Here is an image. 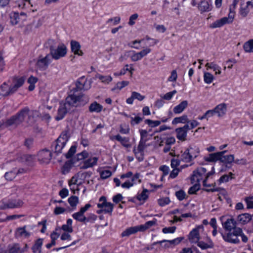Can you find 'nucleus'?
Here are the masks:
<instances>
[{"mask_svg":"<svg viewBox=\"0 0 253 253\" xmlns=\"http://www.w3.org/2000/svg\"><path fill=\"white\" fill-rule=\"evenodd\" d=\"M146 142L147 141L140 140L137 147L134 146L133 149V152L139 162L144 160V150L151 146L150 144H147Z\"/></svg>","mask_w":253,"mask_h":253,"instance_id":"nucleus-8","label":"nucleus"},{"mask_svg":"<svg viewBox=\"0 0 253 253\" xmlns=\"http://www.w3.org/2000/svg\"><path fill=\"white\" fill-rule=\"evenodd\" d=\"M23 202L20 199H12L8 200L7 202L1 201L0 205V210H4L7 209L19 208L22 206Z\"/></svg>","mask_w":253,"mask_h":253,"instance_id":"nucleus-11","label":"nucleus"},{"mask_svg":"<svg viewBox=\"0 0 253 253\" xmlns=\"http://www.w3.org/2000/svg\"><path fill=\"white\" fill-rule=\"evenodd\" d=\"M26 226L22 227H19L16 229L15 236L16 238L24 237L25 238H29L31 236V233L26 230Z\"/></svg>","mask_w":253,"mask_h":253,"instance_id":"nucleus-23","label":"nucleus"},{"mask_svg":"<svg viewBox=\"0 0 253 253\" xmlns=\"http://www.w3.org/2000/svg\"><path fill=\"white\" fill-rule=\"evenodd\" d=\"M189 130V126L188 124L184 125L183 127H178L175 129L177 138L182 141L186 140L187 132Z\"/></svg>","mask_w":253,"mask_h":253,"instance_id":"nucleus-17","label":"nucleus"},{"mask_svg":"<svg viewBox=\"0 0 253 253\" xmlns=\"http://www.w3.org/2000/svg\"><path fill=\"white\" fill-rule=\"evenodd\" d=\"M38 161L41 164H47L51 159V153L49 150L44 149L39 152L38 154Z\"/></svg>","mask_w":253,"mask_h":253,"instance_id":"nucleus-15","label":"nucleus"},{"mask_svg":"<svg viewBox=\"0 0 253 253\" xmlns=\"http://www.w3.org/2000/svg\"><path fill=\"white\" fill-rule=\"evenodd\" d=\"M67 52V48L64 44H59L56 48L52 47L50 48V55L51 57L55 60H58L64 57Z\"/></svg>","mask_w":253,"mask_h":253,"instance_id":"nucleus-6","label":"nucleus"},{"mask_svg":"<svg viewBox=\"0 0 253 253\" xmlns=\"http://www.w3.org/2000/svg\"><path fill=\"white\" fill-rule=\"evenodd\" d=\"M68 202L71 207H75L78 202V198L76 196H72L68 199Z\"/></svg>","mask_w":253,"mask_h":253,"instance_id":"nucleus-57","label":"nucleus"},{"mask_svg":"<svg viewBox=\"0 0 253 253\" xmlns=\"http://www.w3.org/2000/svg\"><path fill=\"white\" fill-rule=\"evenodd\" d=\"M243 48L246 52H253V39L246 42L244 44Z\"/></svg>","mask_w":253,"mask_h":253,"instance_id":"nucleus-45","label":"nucleus"},{"mask_svg":"<svg viewBox=\"0 0 253 253\" xmlns=\"http://www.w3.org/2000/svg\"><path fill=\"white\" fill-rule=\"evenodd\" d=\"M88 109L91 113H98L102 110L103 106L96 101H94L90 104Z\"/></svg>","mask_w":253,"mask_h":253,"instance_id":"nucleus-30","label":"nucleus"},{"mask_svg":"<svg viewBox=\"0 0 253 253\" xmlns=\"http://www.w3.org/2000/svg\"><path fill=\"white\" fill-rule=\"evenodd\" d=\"M226 151L220 152L212 153L209 155L208 157L205 158V160L207 162H214L218 160L220 161V157L222 153H225Z\"/></svg>","mask_w":253,"mask_h":253,"instance_id":"nucleus-34","label":"nucleus"},{"mask_svg":"<svg viewBox=\"0 0 253 253\" xmlns=\"http://www.w3.org/2000/svg\"><path fill=\"white\" fill-rule=\"evenodd\" d=\"M176 93V91L174 90L172 91L169 92L165 94L163 97V99L167 100H169L171 99L174 94Z\"/></svg>","mask_w":253,"mask_h":253,"instance_id":"nucleus-63","label":"nucleus"},{"mask_svg":"<svg viewBox=\"0 0 253 253\" xmlns=\"http://www.w3.org/2000/svg\"><path fill=\"white\" fill-rule=\"evenodd\" d=\"M10 22L12 25H16L20 21H21L18 12H11L10 15Z\"/></svg>","mask_w":253,"mask_h":253,"instance_id":"nucleus-40","label":"nucleus"},{"mask_svg":"<svg viewBox=\"0 0 253 253\" xmlns=\"http://www.w3.org/2000/svg\"><path fill=\"white\" fill-rule=\"evenodd\" d=\"M134 69L132 67H130V68H128V65H126L125 67L122 69L118 73H115L114 75L118 76L120 75H125L126 71H129L131 74H132V71H133Z\"/></svg>","mask_w":253,"mask_h":253,"instance_id":"nucleus-48","label":"nucleus"},{"mask_svg":"<svg viewBox=\"0 0 253 253\" xmlns=\"http://www.w3.org/2000/svg\"><path fill=\"white\" fill-rule=\"evenodd\" d=\"M83 174V173L78 172L72 177L69 182L70 190H79L78 187L82 183L83 180L81 177Z\"/></svg>","mask_w":253,"mask_h":253,"instance_id":"nucleus-16","label":"nucleus"},{"mask_svg":"<svg viewBox=\"0 0 253 253\" xmlns=\"http://www.w3.org/2000/svg\"><path fill=\"white\" fill-rule=\"evenodd\" d=\"M206 67H207V70H209V69H212L215 72V75H220L221 73V68L214 62H208L206 64Z\"/></svg>","mask_w":253,"mask_h":253,"instance_id":"nucleus-36","label":"nucleus"},{"mask_svg":"<svg viewBox=\"0 0 253 253\" xmlns=\"http://www.w3.org/2000/svg\"><path fill=\"white\" fill-rule=\"evenodd\" d=\"M140 231V228L139 226L130 227L128 228H126L125 231H124L122 234V237H128L130 235L134 234L137 232Z\"/></svg>","mask_w":253,"mask_h":253,"instance_id":"nucleus-29","label":"nucleus"},{"mask_svg":"<svg viewBox=\"0 0 253 253\" xmlns=\"http://www.w3.org/2000/svg\"><path fill=\"white\" fill-rule=\"evenodd\" d=\"M241 233L242 228H235V230L233 231L229 232L226 235L221 233V235L225 241L230 243L237 244L240 243V240L238 239V237Z\"/></svg>","mask_w":253,"mask_h":253,"instance_id":"nucleus-7","label":"nucleus"},{"mask_svg":"<svg viewBox=\"0 0 253 253\" xmlns=\"http://www.w3.org/2000/svg\"><path fill=\"white\" fill-rule=\"evenodd\" d=\"M125 178H127V179L122 184V187L123 188H129L135 183L137 180H139V175L138 174H136L133 176L132 173L129 171L126 174L122 175L121 176V178L122 180Z\"/></svg>","mask_w":253,"mask_h":253,"instance_id":"nucleus-9","label":"nucleus"},{"mask_svg":"<svg viewBox=\"0 0 253 253\" xmlns=\"http://www.w3.org/2000/svg\"><path fill=\"white\" fill-rule=\"evenodd\" d=\"M95 78L96 79H99V80L101 81L102 82L107 84H108L111 81L110 77L103 76L99 74H97L95 75Z\"/></svg>","mask_w":253,"mask_h":253,"instance_id":"nucleus-53","label":"nucleus"},{"mask_svg":"<svg viewBox=\"0 0 253 253\" xmlns=\"http://www.w3.org/2000/svg\"><path fill=\"white\" fill-rule=\"evenodd\" d=\"M149 191H142L138 193L136 196L131 198L129 201L136 204L142 205L148 199L149 197Z\"/></svg>","mask_w":253,"mask_h":253,"instance_id":"nucleus-14","label":"nucleus"},{"mask_svg":"<svg viewBox=\"0 0 253 253\" xmlns=\"http://www.w3.org/2000/svg\"><path fill=\"white\" fill-rule=\"evenodd\" d=\"M145 123L151 127L157 126L161 124V121H152L150 119L145 120Z\"/></svg>","mask_w":253,"mask_h":253,"instance_id":"nucleus-52","label":"nucleus"},{"mask_svg":"<svg viewBox=\"0 0 253 253\" xmlns=\"http://www.w3.org/2000/svg\"><path fill=\"white\" fill-rule=\"evenodd\" d=\"M13 93V92L11 91V87L5 82L0 86V95L5 96Z\"/></svg>","mask_w":253,"mask_h":253,"instance_id":"nucleus-28","label":"nucleus"},{"mask_svg":"<svg viewBox=\"0 0 253 253\" xmlns=\"http://www.w3.org/2000/svg\"><path fill=\"white\" fill-rule=\"evenodd\" d=\"M51 62V57L50 54H47L44 57H39L36 63V68L40 71H45Z\"/></svg>","mask_w":253,"mask_h":253,"instance_id":"nucleus-12","label":"nucleus"},{"mask_svg":"<svg viewBox=\"0 0 253 253\" xmlns=\"http://www.w3.org/2000/svg\"><path fill=\"white\" fill-rule=\"evenodd\" d=\"M232 175V173H230V175L225 174L221 177L219 179V181L220 183L222 182H226L229 181V179H232L231 175Z\"/></svg>","mask_w":253,"mask_h":253,"instance_id":"nucleus-60","label":"nucleus"},{"mask_svg":"<svg viewBox=\"0 0 253 253\" xmlns=\"http://www.w3.org/2000/svg\"><path fill=\"white\" fill-rule=\"evenodd\" d=\"M208 241L207 243H205L203 241H199L196 244L197 246L203 250L212 249L214 247V243L209 238H208Z\"/></svg>","mask_w":253,"mask_h":253,"instance_id":"nucleus-25","label":"nucleus"},{"mask_svg":"<svg viewBox=\"0 0 253 253\" xmlns=\"http://www.w3.org/2000/svg\"><path fill=\"white\" fill-rule=\"evenodd\" d=\"M24 82L25 79L23 77H14L13 79L12 84L10 86L11 91L13 93L15 92L20 87L22 86Z\"/></svg>","mask_w":253,"mask_h":253,"instance_id":"nucleus-20","label":"nucleus"},{"mask_svg":"<svg viewBox=\"0 0 253 253\" xmlns=\"http://www.w3.org/2000/svg\"><path fill=\"white\" fill-rule=\"evenodd\" d=\"M17 2L18 7L21 8H24L27 4H30L31 6H33L30 0H17Z\"/></svg>","mask_w":253,"mask_h":253,"instance_id":"nucleus-56","label":"nucleus"},{"mask_svg":"<svg viewBox=\"0 0 253 253\" xmlns=\"http://www.w3.org/2000/svg\"><path fill=\"white\" fill-rule=\"evenodd\" d=\"M76 151V147L75 146H72L70 148L68 153L66 154L65 156L67 158H70L72 157L73 155L75 153Z\"/></svg>","mask_w":253,"mask_h":253,"instance_id":"nucleus-59","label":"nucleus"},{"mask_svg":"<svg viewBox=\"0 0 253 253\" xmlns=\"http://www.w3.org/2000/svg\"><path fill=\"white\" fill-rule=\"evenodd\" d=\"M175 195L179 201L187 199L188 197L184 191H176Z\"/></svg>","mask_w":253,"mask_h":253,"instance_id":"nucleus-51","label":"nucleus"},{"mask_svg":"<svg viewBox=\"0 0 253 253\" xmlns=\"http://www.w3.org/2000/svg\"><path fill=\"white\" fill-rule=\"evenodd\" d=\"M139 133L140 134V140L147 141L148 132L145 129H140Z\"/></svg>","mask_w":253,"mask_h":253,"instance_id":"nucleus-58","label":"nucleus"},{"mask_svg":"<svg viewBox=\"0 0 253 253\" xmlns=\"http://www.w3.org/2000/svg\"><path fill=\"white\" fill-rule=\"evenodd\" d=\"M176 230L175 226H171L169 227H165L163 229L162 232L165 234L173 233Z\"/></svg>","mask_w":253,"mask_h":253,"instance_id":"nucleus-61","label":"nucleus"},{"mask_svg":"<svg viewBox=\"0 0 253 253\" xmlns=\"http://www.w3.org/2000/svg\"><path fill=\"white\" fill-rule=\"evenodd\" d=\"M72 217L77 221L85 222L86 217L80 211L72 214Z\"/></svg>","mask_w":253,"mask_h":253,"instance_id":"nucleus-46","label":"nucleus"},{"mask_svg":"<svg viewBox=\"0 0 253 253\" xmlns=\"http://www.w3.org/2000/svg\"><path fill=\"white\" fill-rule=\"evenodd\" d=\"M216 114L218 117H222L226 112V105L225 103H221L216 106L214 108Z\"/></svg>","mask_w":253,"mask_h":253,"instance_id":"nucleus-33","label":"nucleus"},{"mask_svg":"<svg viewBox=\"0 0 253 253\" xmlns=\"http://www.w3.org/2000/svg\"><path fill=\"white\" fill-rule=\"evenodd\" d=\"M71 51L74 52L75 54L79 56L83 55V52L81 50V46L79 42L75 41H72L71 42Z\"/></svg>","mask_w":253,"mask_h":253,"instance_id":"nucleus-24","label":"nucleus"},{"mask_svg":"<svg viewBox=\"0 0 253 253\" xmlns=\"http://www.w3.org/2000/svg\"><path fill=\"white\" fill-rule=\"evenodd\" d=\"M250 11V7L245 3V0L241 1L239 13L242 18L246 17Z\"/></svg>","mask_w":253,"mask_h":253,"instance_id":"nucleus-22","label":"nucleus"},{"mask_svg":"<svg viewBox=\"0 0 253 253\" xmlns=\"http://www.w3.org/2000/svg\"><path fill=\"white\" fill-rule=\"evenodd\" d=\"M213 169L214 168L212 167V170L206 174L207 169L205 168L200 167L194 170L190 177L191 183L193 185L189 188V190H200V181L203 179L205 176V178L208 179L214 173Z\"/></svg>","mask_w":253,"mask_h":253,"instance_id":"nucleus-3","label":"nucleus"},{"mask_svg":"<svg viewBox=\"0 0 253 253\" xmlns=\"http://www.w3.org/2000/svg\"><path fill=\"white\" fill-rule=\"evenodd\" d=\"M170 202V200L168 197L161 198L158 200V204L161 207H164L168 205Z\"/></svg>","mask_w":253,"mask_h":253,"instance_id":"nucleus-55","label":"nucleus"},{"mask_svg":"<svg viewBox=\"0 0 253 253\" xmlns=\"http://www.w3.org/2000/svg\"><path fill=\"white\" fill-rule=\"evenodd\" d=\"M39 116V112L36 110H30L29 108L25 107L16 115L12 116L4 124L6 126H17L22 123L26 117H28L27 123L32 124L34 122L35 118Z\"/></svg>","mask_w":253,"mask_h":253,"instance_id":"nucleus-2","label":"nucleus"},{"mask_svg":"<svg viewBox=\"0 0 253 253\" xmlns=\"http://www.w3.org/2000/svg\"><path fill=\"white\" fill-rule=\"evenodd\" d=\"M198 9L203 13L209 12L212 9V2L211 0H202L198 4Z\"/></svg>","mask_w":253,"mask_h":253,"instance_id":"nucleus-18","label":"nucleus"},{"mask_svg":"<svg viewBox=\"0 0 253 253\" xmlns=\"http://www.w3.org/2000/svg\"><path fill=\"white\" fill-rule=\"evenodd\" d=\"M188 106V101L186 100L182 101L180 104L175 106L173 111L176 114L182 113Z\"/></svg>","mask_w":253,"mask_h":253,"instance_id":"nucleus-32","label":"nucleus"},{"mask_svg":"<svg viewBox=\"0 0 253 253\" xmlns=\"http://www.w3.org/2000/svg\"><path fill=\"white\" fill-rule=\"evenodd\" d=\"M157 220L154 219L153 220L148 221L146 222L144 224H142L139 226L140 228V231H144L149 228L153 226L156 224Z\"/></svg>","mask_w":253,"mask_h":253,"instance_id":"nucleus-42","label":"nucleus"},{"mask_svg":"<svg viewBox=\"0 0 253 253\" xmlns=\"http://www.w3.org/2000/svg\"><path fill=\"white\" fill-rule=\"evenodd\" d=\"M241 1L242 0H233L232 4L230 6L228 17H224L215 21L210 25V27L211 28H219L226 24L231 23L233 21L235 17L236 6L238 3L240 5Z\"/></svg>","mask_w":253,"mask_h":253,"instance_id":"nucleus-4","label":"nucleus"},{"mask_svg":"<svg viewBox=\"0 0 253 253\" xmlns=\"http://www.w3.org/2000/svg\"><path fill=\"white\" fill-rule=\"evenodd\" d=\"M252 215L249 213L241 214L237 217V222L241 224H246L252 220Z\"/></svg>","mask_w":253,"mask_h":253,"instance_id":"nucleus-26","label":"nucleus"},{"mask_svg":"<svg viewBox=\"0 0 253 253\" xmlns=\"http://www.w3.org/2000/svg\"><path fill=\"white\" fill-rule=\"evenodd\" d=\"M88 101V98L81 93L72 92L71 91L66 97L65 102H61L57 110L55 117L57 121L63 119L67 113L74 111L75 109L81 106H84Z\"/></svg>","mask_w":253,"mask_h":253,"instance_id":"nucleus-1","label":"nucleus"},{"mask_svg":"<svg viewBox=\"0 0 253 253\" xmlns=\"http://www.w3.org/2000/svg\"><path fill=\"white\" fill-rule=\"evenodd\" d=\"M224 153H222L220 157V161L222 163L230 164L234 162V157L233 155H224Z\"/></svg>","mask_w":253,"mask_h":253,"instance_id":"nucleus-38","label":"nucleus"},{"mask_svg":"<svg viewBox=\"0 0 253 253\" xmlns=\"http://www.w3.org/2000/svg\"><path fill=\"white\" fill-rule=\"evenodd\" d=\"M200 233L197 229H193L188 235V240L191 243L196 244L200 240Z\"/></svg>","mask_w":253,"mask_h":253,"instance_id":"nucleus-21","label":"nucleus"},{"mask_svg":"<svg viewBox=\"0 0 253 253\" xmlns=\"http://www.w3.org/2000/svg\"><path fill=\"white\" fill-rule=\"evenodd\" d=\"M131 94L133 95V97H134V99H137L139 101H142L145 98V96L142 95L140 93L137 92L132 91Z\"/></svg>","mask_w":253,"mask_h":253,"instance_id":"nucleus-62","label":"nucleus"},{"mask_svg":"<svg viewBox=\"0 0 253 253\" xmlns=\"http://www.w3.org/2000/svg\"><path fill=\"white\" fill-rule=\"evenodd\" d=\"M214 79L213 76L209 73V72H205L204 75V82L208 84H210L212 83Z\"/></svg>","mask_w":253,"mask_h":253,"instance_id":"nucleus-49","label":"nucleus"},{"mask_svg":"<svg viewBox=\"0 0 253 253\" xmlns=\"http://www.w3.org/2000/svg\"><path fill=\"white\" fill-rule=\"evenodd\" d=\"M69 137L70 136L68 131L65 130L62 132L56 141L52 145V147L54 150L55 153L57 154L61 153L62 150L68 141Z\"/></svg>","mask_w":253,"mask_h":253,"instance_id":"nucleus-5","label":"nucleus"},{"mask_svg":"<svg viewBox=\"0 0 253 253\" xmlns=\"http://www.w3.org/2000/svg\"><path fill=\"white\" fill-rule=\"evenodd\" d=\"M4 176L7 180H11L15 177L16 173L13 171L7 172L5 173Z\"/></svg>","mask_w":253,"mask_h":253,"instance_id":"nucleus-64","label":"nucleus"},{"mask_svg":"<svg viewBox=\"0 0 253 253\" xmlns=\"http://www.w3.org/2000/svg\"><path fill=\"white\" fill-rule=\"evenodd\" d=\"M129 82L126 81H123L122 82H118L114 87L112 88V90H115L116 89H118L120 90L125 86H126L129 84Z\"/></svg>","mask_w":253,"mask_h":253,"instance_id":"nucleus-47","label":"nucleus"},{"mask_svg":"<svg viewBox=\"0 0 253 253\" xmlns=\"http://www.w3.org/2000/svg\"><path fill=\"white\" fill-rule=\"evenodd\" d=\"M180 159L182 161L185 163H189L193 160V158L191 157V155L187 149L181 154Z\"/></svg>","mask_w":253,"mask_h":253,"instance_id":"nucleus-44","label":"nucleus"},{"mask_svg":"<svg viewBox=\"0 0 253 253\" xmlns=\"http://www.w3.org/2000/svg\"><path fill=\"white\" fill-rule=\"evenodd\" d=\"M226 217L222 216L220 217V219L221 221L223 228L225 230L229 232L235 230V228H238L237 227V222L233 218H228L225 219Z\"/></svg>","mask_w":253,"mask_h":253,"instance_id":"nucleus-10","label":"nucleus"},{"mask_svg":"<svg viewBox=\"0 0 253 253\" xmlns=\"http://www.w3.org/2000/svg\"><path fill=\"white\" fill-rule=\"evenodd\" d=\"M187 149L189 151L191 155V157L193 158V160L198 156L200 152L199 148L195 146H190L187 148Z\"/></svg>","mask_w":253,"mask_h":253,"instance_id":"nucleus-43","label":"nucleus"},{"mask_svg":"<svg viewBox=\"0 0 253 253\" xmlns=\"http://www.w3.org/2000/svg\"><path fill=\"white\" fill-rule=\"evenodd\" d=\"M248 209H253V196H249L245 198Z\"/></svg>","mask_w":253,"mask_h":253,"instance_id":"nucleus-54","label":"nucleus"},{"mask_svg":"<svg viewBox=\"0 0 253 253\" xmlns=\"http://www.w3.org/2000/svg\"><path fill=\"white\" fill-rule=\"evenodd\" d=\"M28 248L27 244H25L24 248H20L18 244L13 245L9 248V251H7V253H23L25 252Z\"/></svg>","mask_w":253,"mask_h":253,"instance_id":"nucleus-27","label":"nucleus"},{"mask_svg":"<svg viewBox=\"0 0 253 253\" xmlns=\"http://www.w3.org/2000/svg\"><path fill=\"white\" fill-rule=\"evenodd\" d=\"M76 86L78 89L87 90L90 88V83L89 81L85 80L83 83L82 82L81 79H80L77 82Z\"/></svg>","mask_w":253,"mask_h":253,"instance_id":"nucleus-37","label":"nucleus"},{"mask_svg":"<svg viewBox=\"0 0 253 253\" xmlns=\"http://www.w3.org/2000/svg\"><path fill=\"white\" fill-rule=\"evenodd\" d=\"M189 122L188 117L187 115H183L179 117L175 118L172 121L173 125H176L178 123H188Z\"/></svg>","mask_w":253,"mask_h":253,"instance_id":"nucleus-39","label":"nucleus"},{"mask_svg":"<svg viewBox=\"0 0 253 253\" xmlns=\"http://www.w3.org/2000/svg\"><path fill=\"white\" fill-rule=\"evenodd\" d=\"M36 158L35 156L30 155H25L22 156V161L27 165H31L35 161Z\"/></svg>","mask_w":253,"mask_h":253,"instance_id":"nucleus-41","label":"nucleus"},{"mask_svg":"<svg viewBox=\"0 0 253 253\" xmlns=\"http://www.w3.org/2000/svg\"><path fill=\"white\" fill-rule=\"evenodd\" d=\"M112 140L118 141L123 147L126 148H129L131 147L130 138L128 137H123L120 134H118L112 136Z\"/></svg>","mask_w":253,"mask_h":253,"instance_id":"nucleus-19","label":"nucleus"},{"mask_svg":"<svg viewBox=\"0 0 253 253\" xmlns=\"http://www.w3.org/2000/svg\"><path fill=\"white\" fill-rule=\"evenodd\" d=\"M97 161L98 158L96 157L89 158L84 162V165L82 166V168L86 169L92 167L94 165H96Z\"/></svg>","mask_w":253,"mask_h":253,"instance_id":"nucleus-31","label":"nucleus"},{"mask_svg":"<svg viewBox=\"0 0 253 253\" xmlns=\"http://www.w3.org/2000/svg\"><path fill=\"white\" fill-rule=\"evenodd\" d=\"M97 207L100 210L97 211V213L100 214L102 212L108 213L111 211V203L106 202V197L102 196L99 200Z\"/></svg>","mask_w":253,"mask_h":253,"instance_id":"nucleus-13","label":"nucleus"},{"mask_svg":"<svg viewBox=\"0 0 253 253\" xmlns=\"http://www.w3.org/2000/svg\"><path fill=\"white\" fill-rule=\"evenodd\" d=\"M43 239L39 238L35 241L32 250L34 253H41V249L42 245Z\"/></svg>","mask_w":253,"mask_h":253,"instance_id":"nucleus-35","label":"nucleus"},{"mask_svg":"<svg viewBox=\"0 0 253 253\" xmlns=\"http://www.w3.org/2000/svg\"><path fill=\"white\" fill-rule=\"evenodd\" d=\"M183 239L184 237H178L173 240H168V244L170 245V248H172L179 244Z\"/></svg>","mask_w":253,"mask_h":253,"instance_id":"nucleus-50","label":"nucleus"}]
</instances>
